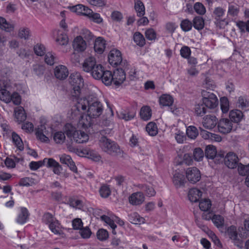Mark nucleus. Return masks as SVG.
I'll return each instance as SVG.
<instances>
[{"mask_svg":"<svg viewBox=\"0 0 249 249\" xmlns=\"http://www.w3.org/2000/svg\"><path fill=\"white\" fill-rule=\"evenodd\" d=\"M76 107L79 111H87L89 115L91 116L93 119L100 116L104 110L103 104L97 97L92 95L78 98Z\"/></svg>","mask_w":249,"mask_h":249,"instance_id":"1","label":"nucleus"},{"mask_svg":"<svg viewBox=\"0 0 249 249\" xmlns=\"http://www.w3.org/2000/svg\"><path fill=\"white\" fill-rule=\"evenodd\" d=\"M99 143L102 150L109 155L117 156L122 153V151L119 145L106 137H102L99 140Z\"/></svg>","mask_w":249,"mask_h":249,"instance_id":"2","label":"nucleus"},{"mask_svg":"<svg viewBox=\"0 0 249 249\" xmlns=\"http://www.w3.org/2000/svg\"><path fill=\"white\" fill-rule=\"evenodd\" d=\"M70 83L72 87V96L77 99L81 93V89L84 86V79L81 74L78 72L71 73L70 76Z\"/></svg>","mask_w":249,"mask_h":249,"instance_id":"3","label":"nucleus"},{"mask_svg":"<svg viewBox=\"0 0 249 249\" xmlns=\"http://www.w3.org/2000/svg\"><path fill=\"white\" fill-rule=\"evenodd\" d=\"M67 127V135L71 140L79 143L86 142L88 141L89 136L84 132L76 130L75 128L71 124H68Z\"/></svg>","mask_w":249,"mask_h":249,"instance_id":"4","label":"nucleus"},{"mask_svg":"<svg viewBox=\"0 0 249 249\" xmlns=\"http://www.w3.org/2000/svg\"><path fill=\"white\" fill-rule=\"evenodd\" d=\"M108 62L113 66L120 65L123 68H125L127 65L126 62L123 61L120 51L116 49L110 51L108 55Z\"/></svg>","mask_w":249,"mask_h":249,"instance_id":"5","label":"nucleus"},{"mask_svg":"<svg viewBox=\"0 0 249 249\" xmlns=\"http://www.w3.org/2000/svg\"><path fill=\"white\" fill-rule=\"evenodd\" d=\"M202 102L204 105L209 108H214L218 103L216 95L212 92L203 90L202 91Z\"/></svg>","mask_w":249,"mask_h":249,"instance_id":"6","label":"nucleus"},{"mask_svg":"<svg viewBox=\"0 0 249 249\" xmlns=\"http://www.w3.org/2000/svg\"><path fill=\"white\" fill-rule=\"evenodd\" d=\"M186 176L188 181L192 183L198 182L201 178L199 170L196 167H189L186 170Z\"/></svg>","mask_w":249,"mask_h":249,"instance_id":"7","label":"nucleus"},{"mask_svg":"<svg viewBox=\"0 0 249 249\" xmlns=\"http://www.w3.org/2000/svg\"><path fill=\"white\" fill-rule=\"evenodd\" d=\"M232 127V123L227 118L222 119L218 123V130L223 134L231 132Z\"/></svg>","mask_w":249,"mask_h":249,"instance_id":"8","label":"nucleus"},{"mask_svg":"<svg viewBox=\"0 0 249 249\" xmlns=\"http://www.w3.org/2000/svg\"><path fill=\"white\" fill-rule=\"evenodd\" d=\"M238 160L237 156L232 152L228 153L224 159L225 165L231 169H234L237 167Z\"/></svg>","mask_w":249,"mask_h":249,"instance_id":"9","label":"nucleus"},{"mask_svg":"<svg viewBox=\"0 0 249 249\" xmlns=\"http://www.w3.org/2000/svg\"><path fill=\"white\" fill-rule=\"evenodd\" d=\"M10 71L8 69H3L1 71L3 77L0 79V87L1 89H6L9 90L11 88V82L8 77L10 76Z\"/></svg>","mask_w":249,"mask_h":249,"instance_id":"10","label":"nucleus"},{"mask_svg":"<svg viewBox=\"0 0 249 249\" xmlns=\"http://www.w3.org/2000/svg\"><path fill=\"white\" fill-rule=\"evenodd\" d=\"M145 196L141 192H137L132 194L128 198V200L132 205H140L143 203Z\"/></svg>","mask_w":249,"mask_h":249,"instance_id":"11","label":"nucleus"},{"mask_svg":"<svg viewBox=\"0 0 249 249\" xmlns=\"http://www.w3.org/2000/svg\"><path fill=\"white\" fill-rule=\"evenodd\" d=\"M124 68L117 69L114 71L113 77H114V84L116 86L122 84L125 80L126 75L124 72Z\"/></svg>","mask_w":249,"mask_h":249,"instance_id":"12","label":"nucleus"},{"mask_svg":"<svg viewBox=\"0 0 249 249\" xmlns=\"http://www.w3.org/2000/svg\"><path fill=\"white\" fill-rule=\"evenodd\" d=\"M92 117L87 114L82 115L79 119L78 126V127L84 129L85 130L90 127L93 124Z\"/></svg>","mask_w":249,"mask_h":249,"instance_id":"13","label":"nucleus"},{"mask_svg":"<svg viewBox=\"0 0 249 249\" xmlns=\"http://www.w3.org/2000/svg\"><path fill=\"white\" fill-rule=\"evenodd\" d=\"M54 74L57 79L64 80L68 77L69 71L65 66L60 65L55 68Z\"/></svg>","mask_w":249,"mask_h":249,"instance_id":"14","label":"nucleus"},{"mask_svg":"<svg viewBox=\"0 0 249 249\" xmlns=\"http://www.w3.org/2000/svg\"><path fill=\"white\" fill-rule=\"evenodd\" d=\"M44 163H46V166L48 167H53V172L54 174L59 175L62 171V167L59 163L52 158H45L43 160Z\"/></svg>","mask_w":249,"mask_h":249,"instance_id":"15","label":"nucleus"},{"mask_svg":"<svg viewBox=\"0 0 249 249\" xmlns=\"http://www.w3.org/2000/svg\"><path fill=\"white\" fill-rule=\"evenodd\" d=\"M60 161L62 164L67 165L70 170L74 173H77V168L70 156L63 154L60 157Z\"/></svg>","mask_w":249,"mask_h":249,"instance_id":"16","label":"nucleus"},{"mask_svg":"<svg viewBox=\"0 0 249 249\" xmlns=\"http://www.w3.org/2000/svg\"><path fill=\"white\" fill-rule=\"evenodd\" d=\"M73 47L77 52H83L87 48L86 42L81 36H77L73 41Z\"/></svg>","mask_w":249,"mask_h":249,"instance_id":"17","label":"nucleus"},{"mask_svg":"<svg viewBox=\"0 0 249 249\" xmlns=\"http://www.w3.org/2000/svg\"><path fill=\"white\" fill-rule=\"evenodd\" d=\"M71 11L78 15L88 17L92 13V10L82 4H78L71 8Z\"/></svg>","mask_w":249,"mask_h":249,"instance_id":"18","label":"nucleus"},{"mask_svg":"<svg viewBox=\"0 0 249 249\" xmlns=\"http://www.w3.org/2000/svg\"><path fill=\"white\" fill-rule=\"evenodd\" d=\"M202 124L205 128L211 129L215 126L217 120L214 116L207 115L203 119Z\"/></svg>","mask_w":249,"mask_h":249,"instance_id":"19","label":"nucleus"},{"mask_svg":"<svg viewBox=\"0 0 249 249\" xmlns=\"http://www.w3.org/2000/svg\"><path fill=\"white\" fill-rule=\"evenodd\" d=\"M172 181L176 188L184 186L186 182L184 175L179 172H176L174 174Z\"/></svg>","mask_w":249,"mask_h":249,"instance_id":"20","label":"nucleus"},{"mask_svg":"<svg viewBox=\"0 0 249 249\" xmlns=\"http://www.w3.org/2000/svg\"><path fill=\"white\" fill-rule=\"evenodd\" d=\"M117 115L120 119L128 121L134 118L136 111L133 109H127L117 112Z\"/></svg>","mask_w":249,"mask_h":249,"instance_id":"21","label":"nucleus"},{"mask_svg":"<svg viewBox=\"0 0 249 249\" xmlns=\"http://www.w3.org/2000/svg\"><path fill=\"white\" fill-rule=\"evenodd\" d=\"M97 65L95 58L89 57L86 59L83 63V69L84 71L89 72Z\"/></svg>","mask_w":249,"mask_h":249,"instance_id":"22","label":"nucleus"},{"mask_svg":"<svg viewBox=\"0 0 249 249\" xmlns=\"http://www.w3.org/2000/svg\"><path fill=\"white\" fill-rule=\"evenodd\" d=\"M106 41L102 37H98L94 42V49L95 51L99 53H102L106 48Z\"/></svg>","mask_w":249,"mask_h":249,"instance_id":"23","label":"nucleus"},{"mask_svg":"<svg viewBox=\"0 0 249 249\" xmlns=\"http://www.w3.org/2000/svg\"><path fill=\"white\" fill-rule=\"evenodd\" d=\"M201 196L202 192L196 188L191 189L188 195L189 199L192 202H197Z\"/></svg>","mask_w":249,"mask_h":249,"instance_id":"24","label":"nucleus"},{"mask_svg":"<svg viewBox=\"0 0 249 249\" xmlns=\"http://www.w3.org/2000/svg\"><path fill=\"white\" fill-rule=\"evenodd\" d=\"M15 117L17 121L19 123L22 122L26 120V115L22 107H18L15 109Z\"/></svg>","mask_w":249,"mask_h":249,"instance_id":"25","label":"nucleus"},{"mask_svg":"<svg viewBox=\"0 0 249 249\" xmlns=\"http://www.w3.org/2000/svg\"><path fill=\"white\" fill-rule=\"evenodd\" d=\"M128 220L134 224H141L145 222L144 218L136 212L132 213L128 215Z\"/></svg>","mask_w":249,"mask_h":249,"instance_id":"26","label":"nucleus"},{"mask_svg":"<svg viewBox=\"0 0 249 249\" xmlns=\"http://www.w3.org/2000/svg\"><path fill=\"white\" fill-rule=\"evenodd\" d=\"M243 116V113L241 111L235 109L231 110L230 112L229 117L231 122L238 123L241 121Z\"/></svg>","mask_w":249,"mask_h":249,"instance_id":"27","label":"nucleus"},{"mask_svg":"<svg viewBox=\"0 0 249 249\" xmlns=\"http://www.w3.org/2000/svg\"><path fill=\"white\" fill-rule=\"evenodd\" d=\"M14 24L11 23L3 17H0V28L6 32H10L14 29Z\"/></svg>","mask_w":249,"mask_h":249,"instance_id":"28","label":"nucleus"},{"mask_svg":"<svg viewBox=\"0 0 249 249\" xmlns=\"http://www.w3.org/2000/svg\"><path fill=\"white\" fill-rule=\"evenodd\" d=\"M134 8L138 17L143 16L145 14V7L140 0H134Z\"/></svg>","mask_w":249,"mask_h":249,"instance_id":"29","label":"nucleus"},{"mask_svg":"<svg viewBox=\"0 0 249 249\" xmlns=\"http://www.w3.org/2000/svg\"><path fill=\"white\" fill-rule=\"evenodd\" d=\"M104 71V68L100 64L95 66L90 71L92 77L95 79H100Z\"/></svg>","mask_w":249,"mask_h":249,"instance_id":"30","label":"nucleus"},{"mask_svg":"<svg viewBox=\"0 0 249 249\" xmlns=\"http://www.w3.org/2000/svg\"><path fill=\"white\" fill-rule=\"evenodd\" d=\"M28 215L29 213L27 209L25 208H21L20 213L18 216L17 222L20 224L25 223L27 221Z\"/></svg>","mask_w":249,"mask_h":249,"instance_id":"31","label":"nucleus"},{"mask_svg":"<svg viewBox=\"0 0 249 249\" xmlns=\"http://www.w3.org/2000/svg\"><path fill=\"white\" fill-rule=\"evenodd\" d=\"M12 141L17 148L20 151L24 149V145L21 138L16 133H12Z\"/></svg>","mask_w":249,"mask_h":249,"instance_id":"32","label":"nucleus"},{"mask_svg":"<svg viewBox=\"0 0 249 249\" xmlns=\"http://www.w3.org/2000/svg\"><path fill=\"white\" fill-rule=\"evenodd\" d=\"M140 114L142 120L147 121L151 117L152 110L150 107L148 106H144L142 107Z\"/></svg>","mask_w":249,"mask_h":249,"instance_id":"33","label":"nucleus"},{"mask_svg":"<svg viewBox=\"0 0 249 249\" xmlns=\"http://www.w3.org/2000/svg\"><path fill=\"white\" fill-rule=\"evenodd\" d=\"M101 79H102L103 82L106 85H110L112 82L114 83L113 74L109 71H104Z\"/></svg>","mask_w":249,"mask_h":249,"instance_id":"34","label":"nucleus"},{"mask_svg":"<svg viewBox=\"0 0 249 249\" xmlns=\"http://www.w3.org/2000/svg\"><path fill=\"white\" fill-rule=\"evenodd\" d=\"M173 102V97L168 94H163L160 98V103L163 106H170Z\"/></svg>","mask_w":249,"mask_h":249,"instance_id":"35","label":"nucleus"},{"mask_svg":"<svg viewBox=\"0 0 249 249\" xmlns=\"http://www.w3.org/2000/svg\"><path fill=\"white\" fill-rule=\"evenodd\" d=\"M0 99L8 103L11 101V94L9 90L6 89H0Z\"/></svg>","mask_w":249,"mask_h":249,"instance_id":"36","label":"nucleus"},{"mask_svg":"<svg viewBox=\"0 0 249 249\" xmlns=\"http://www.w3.org/2000/svg\"><path fill=\"white\" fill-rule=\"evenodd\" d=\"M239 6L236 4L231 3L229 5L228 15L232 17H237L239 13Z\"/></svg>","mask_w":249,"mask_h":249,"instance_id":"37","label":"nucleus"},{"mask_svg":"<svg viewBox=\"0 0 249 249\" xmlns=\"http://www.w3.org/2000/svg\"><path fill=\"white\" fill-rule=\"evenodd\" d=\"M147 132L150 136H156L158 133V129L156 123L154 122L149 123L145 127Z\"/></svg>","mask_w":249,"mask_h":249,"instance_id":"38","label":"nucleus"},{"mask_svg":"<svg viewBox=\"0 0 249 249\" xmlns=\"http://www.w3.org/2000/svg\"><path fill=\"white\" fill-rule=\"evenodd\" d=\"M192 24L196 29L201 30L204 27V20L201 17L197 16L193 19Z\"/></svg>","mask_w":249,"mask_h":249,"instance_id":"39","label":"nucleus"},{"mask_svg":"<svg viewBox=\"0 0 249 249\" xmlns=\"http://www.w3.org/2000/svg\"><path fill=\"white\" fill-rule=\"evenodd\" d=\"M217 154L216 147L213 145H209L205 149V156L208 159H214Z\"/></svg>","mask_w":249,"mask_h":249,"instance_id":"40","label":"nucleus"},{"mask_svg":"<svg viewBox=\"0 0 249 249\" xmlns=\"http://www.w3.org/2000/svg\"><path fill=\"white\" fill-rule=\"evenodd\" d=\"M100 196L103 198H107L111 194V190L109 185L102 184L99 190Z\"/></svg>","mask_w":249,"mask_h":249,"instance_id":"41","label":"nucleus"},{"mask_svg":"<svg viewBox=\"0 0 249 249\" xmlns=\"http://www.w3.org/2000/svg\"><path fill=\"white\" fill-rule=\"evenodd\" d=\"M212 221L213 224L218 229L224 227V219L219 214H214L213 215Z\"/></svg>","mask_w":249,"mask_h":249,"instance_id":"42","label":"nucleus"},{"mask_svg":"<svg viewBox=\"0 0 249 249\" xmlns=\"http://www.w3.org/2000/svg\"><path fill=\"white\" fill-rule=\"evenodd\" d=\"M133 40L137 45L141 47L143 46L145 44V40L144 36L139 32L134 33Z\"/></svg>","mask_w":249,"mask_h":249,"instance_id":"43","label":"nucleus"},{"mask_svg":"<svg viewBox=\"0 0 249 249\" xmlns=\"http://www.w3.org/2000/svg\"><path fill=\"white\" fill-rule=\"evenodd\" d=\"M68 204L71 207L80 209L83 207V202L74 197H71L68 201Z\"/></svg>","mask_w":249,"mask_h":249,"instance_id":"44","label":"nucleus"},{"mask_svg":"<svg viewBox=\"0 0 249 249\" xmlns=\"http://www.w3.org/2000/svg\"><path fill=\"white\" fill-rule=\"evenodd\" d=\"M18 36L21 39H28L31 36L30 31L28 28L21 27L18 31Z\"/></svg>","mask_w":249,"mask_h":249,"instance_id":"45","label":"nucleus"},{"mask_svg":"<svg viewBox=\"0 0 249 249\" xmlns=\"http://www.w3.org/2000/svg\"><path fill=\"white\" fill-rule=\"evenodd\" d=\"M53 139L56 143H62L66 139L65 134L62 131L56 132L53 134Z\"/></svg>","mask_w":249,"mask_h":249,"instance_id":"46","label":"nucleus"},{"mask_svg":"<svg viewBox=\"0 0 249 249\" xmlns=\"http://www.w3.org/2000/svg\"><path fill=\"white\" fill-rule=\"evenodd\" d=\"M114 216L112 215L111 217H109L105 215L101 216V219L107 224L113 230L116 228V225L114 223Z\"/></svg>","mask_w":249,"mask_h":249,"instance_id":"47","label":"nucleus"},{"mask_svg":"<svg viewBox=\"0 0 249 249\" xmlns=\"http://www.w3.org/2000/svg\"><path fill=\"white\" fill-rule=\"evenodd\" d=\"M186 134L189 138L195 139L198 135L197 128L194 126H190L186 129Z\"/></svg>","mask_w":249,"mask_h":249,"instance_id":"48","label":"nucleus"},{"mask_svg":"<svg viewBox=\"0 0 249 249\" xmlns=\"http://www.w3.org/2000/svg\"><path fill=\"white\" fill-rule=\"evenodd\" d=\"M49 227L50 230L55 234H60L61 232L60 224L57 219L51 224Z\"/></svg>","mask_w":249,"mask_h":249,"instance_id":"49","label":"nucleus"},{"mask_svg":"<svg viewBox=\"0 0 249 249\" xmlns=\"http://www.w3.org/2000/svg\"><path fill=\"white\" fill-rule=\"evenodd\" d=\"M140 188L144 192L145 195L148 197L154 196L156 194V191L151 186L146 185H141Z\"/></svg>","mask_w":249,"mask_h":249,"instance_id":"50","label":"nucleus"},{"mask_svg":"<svg viewBox=\"0 0 249 249\" xmlns=\"http://www.w3.org/2000/svg\"><path fill=\"white\" fill-rule=\"evenodd\" d=\"M212 204L210 199H204L201 200L199 204V208L203 211H207L211 207Z\"/></svg>","mask_w":249,"mask_h":249,"instance_id":"51","label":"nucleus"},{"mask_svg":"<svg viewBox=\"0 0 249 249\" xmlns=\"http://www.w3.org/2000/svg\"><path fill=\"white\" fill-rule=\"evenodd\" d=\"M220 107L222 111L224 113H227L229 110V102L228 98L223 97L220 98Z\"/></svg>","mask_w":249,"mask_h":249,"instance_id":"52","label":"nucleus"},{"mask_svg":"<svg viewBox=\"0 0 249 249\" xmlns=\"http://www.w3.org/2000/svg\"><path fill=\"white\" fill-rule=\"evenodd\" d=\"M56 220V218L50 213H45L42 217L43 222L49 226Z\"/></svg>","mask_w":249,"mask_h":249,"instance_id":"53","label":"nucleus"},{"mask_svg":"<svg viewBox=\"0 0 249 249\" xmlns=\"http://www.w3.org/2000/svg\"><path fill=\"white\" fill-rule=\"evenodd\" d=\"M33 70L35 74L40 76L43 74L45 68V66L42 65L36 64L33 66Z\"/></svg>","mask_w":249,"mask_h":249,"instance_id":"54","label":"nucleus"},{"mask_svg":"<svg viewBox=\"0 0 249 249\" xmlns=\"http://www.w3.org/2000/svg\"><path fill=\"white\" fill-rule=\"evenodd\" d=\"M227 233L229 237L233 241H236L238 237L236 231V228L235 226H231L228 228Z\"/></svg>","mask_w":249,"mask_h":249,"instance_id":"55","label":"nucleus"},{"mask_svg":"<svg viewBox=\"0 0 249 249\" xmlns=\"http://www.w3.org/2000/svg\"><path fill=\"white\" fill-rule=\"evenodd\" d=\"M56 59L55 54L51 52H48L45 55V61L48 65H53Z\"/></svg>","mask_w":249,"mask_h":249,"instance_id":"56","label":"nucleus"},{"mask_svg":"<svg viewBox=\"0 0 249 249\" xmlns=\"http://www.w3.org/2000/svg\"><path fill=\"white\" fill-rule=\"evenodd\" d=\"M193 155L195 160L197 161L202 160L204 157L203 151L200 148H195L194 150Z\"/></svg>","mask_w":249,"mask_h":249,"instance_id":"57","label":"nucleus"},{"mask_svg":"<svg viewBox=\"0 0 249 249\" xmlns=\"http://www.w3.org/2000/svg\"><path fill=\"white\" fill-rule=\"evenodd\" d=\"M225 10L222 8L218 7L214 9L213 14L216 20L221 19L225 14Z\"/></svg>","mask_w":249,"mask_h":249,"instance_id":"58","label":"nucleus"},{"mask_svg":"<svg viewBox=\"0 0 249 249\" xmlns=\"http://www.w3.org/2000/svg\"><path fill=\"white\" fill-rule=\"evenodd\" d=\"M192 22L188 19L183 20L180 23V27L182 30L185 32H188L192 28Z\"/></svg>","mask_w":249,"mask_h":249,"instance_id":"59","label":"nucleus"},{"mask_svg":"<svg viewBox=\"0 0 249 249\" xmlns=\"http://www.w3.org/2000/svg\"><path fill=\"white\" fill-rule=\"evenodd\" d=\"M175 138L177 142L182 143L186 140V136L183 132L177 129L176 132L175 133Z\"/></svg>","mask_w":249,"mask_h":249,"instance_id":"60","label":"nucleus"},{"mask_svg":"<svg viewBox=\"0 0 249 249\" xmlns=\"http://www.w3.org/2000/svg\"><path fill=\"white\" fill-rule=\"evenodd\" d=\"M56 41L59 45H65L68 42V38L66 35L61 34L57 36Z\"/></svg>","mask_w":249,"mask_h":249,"instance_id":"61","label":"nucleus"},{"mask_svg":"<svg viewBox=\"0 0 249 249\" xmlns=\"http://www.w3.org/2000/svg\"><path fill=\"white\" fill-rule=\"evenodd\" d=\"M97 238L101 241H104L108 237V233L107 230L104 229H100L97 232Z\"/></svg>","mask_w":249,"mask_h":249,"instance_id":"62","label":"nucleus"},{"mask_svg":"<svg viewBox=\"0 0 249 249\" xmlns=\"http://www.w3.org/2000/svg\"><path fill=\"white\" fill-rule=\"evenodd\" d=\"M34 50L35 53L38 56H42L45 53V48L42 44H36L34 46Z\"/></svg>","mask_w":249,"mask_h":249,"instance_id":"63","label":"nucleus"},{"mask_svg":"<svg viewBox=\"0 0 249 249\" xmlns=\"http://www.w3.org/2000/svg\"><path fill=\"white\" fill-rule=\"evenodd\" d=\"M195 11L199 15H204L206 12L204 6L200 2H196L194 6Z\"/></svg>","mask_w":249,"mask_h":249,"instance_id":"64","label":"nucleus"}]
</instances>
